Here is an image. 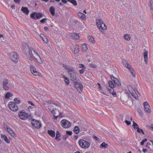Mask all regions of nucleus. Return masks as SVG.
Returning a JSON list of instances; mask_svg holds the SVG:
<instances>
[{"label":"nucleus","mask_w":153,"mask_h":153,"mask_svg":"<svg viewBox=\"0 0 153 153\" xmlns=\"http://www.w3.org/2000/svg\"><path fill=\"white\" fill-rule=\"evenodd\" d=\"M23 48L25 51L26 50L29 51V55L30 57H34L36 60L40 64H42V61L38 53L33 48L31 47H29L27 44L25 43L23 44Z\"/></svg>","instance_id":"f257e3e1"},{"label":"nucleus","mask_w":153,"mask_h":153,"mask_svg":"<svg viewBox=\"0 0 153 153\" xmlns=\"http://www.w3.org/2000/svg\"><path fill=\"white\" fill-rule=\"evenodd\" d=\"M96 23L100 30L102 33L103 35L105 36L106 34L104 31L106 30L107 27L102 20L101 19H97L96 20Z\"/></svg>","instance_id":"f03ea898"},{"label":"nucleus","mask_w":153,"mask_h":153,"mask_svg":"<svg viewBox=\"0 0 153 153\" xmlns=\"http://www.w3.org/2000/svg\"><path fill=\"white\" fill-rule=\"evenodd\" d=\"M68 73L70 75L71 79L72 81H74L76 79V74L74 71V68L72 67H70L68 69Z\"/></svg>","instance_id":"7ed1b4c3"},{"label":"nucleus","mask_w":153,"mask_h":153,"mask_svg":"<svg viewBox=\"0 0 153 153\" xmlns=\"http://www.w3.org/2000/svg\"><path fill=\"white\" fill-rule=\"evenodd\" d=\"M128 91L132 96L135 99H137L138 98V94L139 93L137 91L134 90L130 85L128 86Z\"/></svg>","instance_id":"20e7f679"},{"label":"nucleus","mask_w":153,"mask_h":153,"mask_svg":"<svg viewBox=\"0 0 153 153\" xmlns=\"http://www.w3.org/2000/svg\"><path fill=\"white\" fill-rule=\"evenodd\" d=\"M79 143L81 148L85 149L88 148L90 146L89 142L83 140H79Z\"/></svg>","instance_id":"39448f33"},{"label":"nucleus","mask_w":153,"mask_h":153,"mask_svg":"<svg viewBox=\"0 0 153 153\" xmlns=\"http://www.w3.org/2000/svg\"><path fill=\"white\" fill-rule=\"evenodd\" d=\"M10 59L13 62L16 63L18 62V56L17 53L14 52H12L9 54Z\"/></svg>","instance_id":"423d86ee"},{"label":"nucleus","mask_w":153,"mask_h":153,"mask_svg":"<svg viewBox=\"0 0 153 153\" xmlns=\"http://www.w3.org/2000/svg\"><path fill=\"white\" fill-rule=\"evenodd\" d=\"M60 124L63 128H69L71 125V123L66 119L62 120L61 121Z\"/></svg>","instance_id":"0eeeda50"},{"label":"nucleus","mask_w":153,"mask_h":153,"mask_svg":"<svg viewBox=\"0 0 153 153\" xmlns=\"http://www.w3.org/2000/svg\"><path fill=\"white\" fill-rule=\"evenodd\" d=\"M8 106L10 110L13 111H16L18 109V106L13 102H9Z\"/></svg>","instance_id":"6e6552de"},{"label":"nucleus","mask_w":153,"mask_h":153,"mask_svg":"<svg viewBox=\"0 0 153 153\" xmlns=\"http://www.w3.org/2000/svg\"><path fill=\"white\" fill-rule=\"evenodd\" d=\"M18 115L20 119L25 120L27 119L28 117V114L24 111H21L18 114Z\"/></svg>","instance_id":"1a4fd4ad"},{"label":"nucleus","mask_w":153,"mask_h":153,"mask_svg":"<svg viewBox=\"0 0 153 153\" xmlns=\"http://www.w3.org/2000/svg\"><path fill=\"white\" fill-rule=\"evenodd\" d=\"M32 125L37 128L41 127L42 124L40 121L35 119H33L31 121Z\"/></svg>","instance_id":"9d476101"},{"label":"nucleus","mask_w":153,"mask_h":153,"mask_svg":"<svg viewBox=\"0 0 153 153\" xmlns=\"http://www.w3.org/2000/svg\"><path fill=\"white\" fill-rule=\"evenodd\" d=\"M143 105L144 108V110L146 113L150 114L151 113V111L150 107L148 102H145L143 103Z\"/></svg>","instance_id":"9b49d317"},{"label":"nucleus","mask_w":153,"mask_h":153,"mask_svg":"<svg viewBox=\"0 0 153 153\" xmlns=\"http://www.w3.org/2000/svg\"><path fill=\"white\" fill-rule=\"evenodd\" d=\"M43 15V14L40 13H34L30 15V16L31 18L36 19V18L37 19H40L42 16Z\"/></svg>","instance_id":"f8f14e48"},{"label":"nucleus","mask_w":153,"mask_h":153,"mask_svg":"<svg viewBox=\"0 0 153 153\" xmlns=\"http://www.w3.org/2000/svg\"><path fill=\"white\" fill-rule=\"evenodd\" d=\"M8 82L7 79H4L2 82V88L5 90L7 91L9 89L8 87Z\"/></svg>","instance_id":"ddd939ff"},{"label":"nucleus","mask_w":153,"mask_h":153,"mask_svg":"<svg viewBox=\"0 0 153 153\" xmlns=\"http://www.w3.org/2000/svg\"><path fill=\"white\" fill-rule=\"evenodd\" d=\"M74 86L77 90L80 93V91H82L83 89V86L82 84L80 83L76 82L74 83Z\"/></svg>","instance_id":"4468645a"},{"label":"nucleus","mask_w":153,"mask_h":153,"mask_svg":"<svg viewBox=\"0 0 153 153\" xmlns=\"http://www.w3.org/2000/svg\"><path fill=\"white\" fill-rule=\"evenodd\" d=\"M110 77L111 80L116 85H117L118 86H120L121 85V83L118 79L116 77H114L113 75H111Z\"/></svg>","instance_id":"2eb2a0df"},{"label":"nucleus","mask_w":153,"mask_h":153,"mask_svg":"<svg viewBox=\"0 0 153 153\" xmlns=\"http://www.w3.org/2000/svg\"><path fill=\"white\" fill-rule=\"evenodd\" d=\"M30 70L31 73L34 75H39V73L36 71V68L33 66L30 67Z\"/></svg>","instance_id":"dca6fc26"},{"label":"nucleus","mask_w":153,"mask_h":153,"mask_svg":"<svg viewBox=\"0 0 153 153\" xmlns=\"http://www.w3.org/2000/svg\"><path fill=\"white\" fill-rule=\"evenodd\" d=\"M148 51H145L143 53L144 61L146 64H147L148 63Z\"/></svg>","instance_id":"f3484780"},{"label":"nucleus","mask_w":153,"mask_h":153,"mask_svg":"<svg viewBox=\"0 0 153 153\" xmlns=\"http://www.w3.org/2000/svg\"><path fill=\"white\" fill-rule=\"evenodd\" d=\"M21 10L26 15H28L29 13V10L27 7H22Z\"/></svg>","instance_id":"a211bd4d"},{"label":"nucleus","mask_w":153,"mask_h":153,"mask_svg":"<svg viewBox=\"0 0 153 153\" xmlns=\"http://www.w3.org/2000/svg\"><path fill=\"white\" fill-rule=\"evenodd\" d=\"M7 131L12 137H16V134L10 128L8 129V130H7Z\"/></svg>","instance_id":"6ab92c4d"},{"label":"nucleus","mask_w":153,"mask_h":153,"mask_svg":"<svg viewBox=\"0 0 153 153\" xmlns=\"http://www.w3.org/2000/svg\"><path fill=\"white\" fill-rule=\"evenodd\" d=\"M1 137L2 138H3L7 143H10V140L7 138V136L5 135H3L2 134H1Z\"/></svg>","instance_id":"aec40b11"},{"label":"nucleus","mask_w":153,"mask_h":153,"mask_svg":"<svg viewBox=\"0 0 153 153\" xmlns=\"http://www.w3.org/2000/svg\"><path fill=\"white\" fill-rule=\"evenodd\" d=\"M60 136L61 135L60 132L58 131H57L56 133V137H55V139L58 141H60Z\"/></svg>","instance_id":"412c9836"},{"label":"nucleus","mask_w":153,"mask_h":153,"mask_svg":"<svg viewBox=\"0 0 153 153\" xmlns=\"http://www.w3.org/2000/svg\"><path fill=\"white\" fill-rule=\"evenodd\" d=\"M48 133L52 137H54L55 136V132L52 130H48Z\"/></svg>","instance_id":"4be33fe9"},{"label":"nucleus","mask_w":153,"mask_h":153,"mask_svg":"<svg viewBox=\"0 0 153 153\" xmlns=\"http://www.w3.org/2000/svg\"><path fill=\"white\" fill-rule=\"evenodd\" d=\"M71 36L74 39H79L80 38V36L78 34L75 33L72 34Z\"/></svg>","instance_id":"5701e85b"},{"label":"nucleus","mask_w":153,"mask_h":153,"mask_svg":"<svg viewBox=\"0 0 153 153\" xmlns=\"http://www.w3.org/2000/svg\"><path fill=\"white\" fill-rule=\"evenodd\" d=\"M88 39L89 41L91 42L93 44L95 43V41L94 39L93 36H88Z\"/></svg>","instance_id":"b1692460"},{"label":"nucleus","mask_w":153,"mask_h":153,"mask_svg":"<svg viewBox=\"0 0 153 153\" xmlns=\"http://www.w3.org/2000/svg\"><path fill=\"white\" fill-rule=\"evenodd\" d=\"M82 49L83 51H86L88 50L87 45L85 43H83L82 45Z\"/></svg>","instance_id":"393cba45"},{"label":"nucleus","mask_w":153,"mask_h":153,"mask_svg":"<svg viewBox=\"0 0 153 153\" xmlns=\"http://www.w3.org/2000/svg\"><path fill=\"white\" fill-rule=\"evenodd\" d=\"M124 38L126 40L129 41L131 39V37L130 35L126 34L124 35Z\"/></svg>","instance_id":"a878e982"},{"label":"nucleus","mask_w":153,"mask_h":153,"mask_svg":"<svg viewBox=\"0 0 153 153\" xmlns=\"http://www.w3.org/2000/svg\"><path fill=\"white\" fill-rule=\"evenodd\" d=\"M52 113L53 114V116H54V119L55 120H57V118L59 116L61 117H62V116L61 114V113H60L59 115H57L56 116L55 115V114L54 113V110H53L51 111Z\"/></svg>","instance_id":"bb28decb"},{"label":"nucleus","mask_w":153,"mask_h":153,"mask_svg":"<svg viewBox=\"0 0 153 153\" xmlns=\"http://www.w3.org/2000/svg\"><path fill=\"white\" fill-rule=\"evenodd\" d=\"M78 16L83 20L85 18V15L84 13H78Z\"/></svg>","instance_id":"cd10ccee"},{"label":"nucleus","mask_w":153,"mask_h":153,"mask_svg":"<svg viewBox=\"0 0 153 153\" xmlns=\"http://www.w3.org/2000/svg\"><path fill=\"white\" fill-rule=\"evenodd\" d=\"M51 15L53 16L55 15V9L52 6L50 7L49 9Z\"/></svg>","instance_id":"c85d7f7f"},{"label":"nucleus","mask_w":153,"mask_h":153,"mask_svg":"<svg viewBox=\"0 0 153 153\" xmlns=\"http://www.w3.org/2000/svg\"><path fill=\"white\" fill-rule=\"evenodd\" d=\"M122 63L123 65L126 68L130 65L128 61L125 59L123 60Z\"/></svg>","instance_id":"c756f323"},{"label":"nucleus","mask_w":153,"mask_h":153,"mask_svg":"<svg viewBox=\"0 0 153 153\" xmlns=\"http://www.w3.org/2000/svg\"><path fill=\"white\" fill-rule=\"evenodd\" d=\"M74 131L75 133L78 134L79 132V128L77 126H75L74 128Z\"/></svg>","instance_id":"7c9ffc66"},{"label":"nucleus","mask_w":153,"mask_h":153,"mask_svg":"<svg viewBox=\"0 0 153 153\" xmlns=\"http://www.w3.org/2000/svg\"><path fill=\"white\" fill-rule=\"evenodd\" d=\"M13 96V94L10 92H7L5 95V98L6 99H8L10 97H11Z\"/></svg>","instance_id":"2f4dec72"},{"label":"nucleus","mask_w":153,"mask_h":153,"mask_svg":"<svg viewBox=\"0 0 153 153\" xmlns=\"http://www.w3.org/2000/svg\"><path fill=\"white\" fill-rule=\"evenodd\" d=\"M108 84L109 86L111 88H114L115 87L116 85L113 83L112 82L111 80H109L108 81Z\"/></svg>","instance_id":"473e14b6"},{"label":"nucleus","mask_w":153,"mask_h":153,"mask_svg":"<svg viewBox=\"0 0 153 153\" xmlns=\"http://www.w3.org/2000/svg\"><path fill=\"white\" fill-rule=\"evenodd\" d=\"M79 46L76 44L75 45V48L74 50V53L75 54H77L79 51Z\"/></svg>","instance_id":"72a5a7b5"},{"label":"nucleus","mask_w":153,"mask_h":153,"mask_svg":"<svg viewBox=\"0 0 153 153\" xmlns=\"http://www.w3.org/2000/svg\"><path fill=\"white\" fill-rule=\"evenodd\" d=\"M133 125H132L133 126V127L134 128L135 130L136 129L137 130V129H138V128H139L138 126L134 121H133Z\"/></svg>","instance_id":"f704fd0d"},{"label":"nucleus","mask_w":153,"mask_h":153,"mask_svg":"<svg viewBox=\"0 0 153 153\" xmlns=\"http://www.w3.org/2000/svg\"><path fill=\"white\" fill-rule=\"evenodd\" d=\"M108 146L107 144H106L105 142H103L100 145V148H106Z\"/></svg>","instance_id":"c9c22d12"},{"label":"nucleus","mask_w":153,"mask_h":153,"mask_svg":"<svg viewBox=\"0 0 153 153\" xmlns=\"http://www.w3.org/2000/svg\"><path fill=\"white\" fill-rule=\"evenodd\" d=\"M68 1L73 4L74 5L76 6L77 5V3L75 0H67Z\"/></svg>","instance_id":"e433bc0d"},{"label":"nucleus","mask_w":153,"mask_h":153,"mask_svg":"<svg viewBox=\"0 0 153 153\" xmlns=\"http://www.w3.org/2000/svg\"><path fill=\"white\" fill-rule=\"evenodd\" d=\"M14 102L16 103V104H19L21 102V101L19 99L17 98H15L14 99Z\"/></svg>","instance_id":"4c0bfd02"},{"label":"nucleus","mask_w":153,"mask_h":153,"mask_svg":"<svg viewBox=\"0 0 153 153\" xmlns=\"http://www.w3.org/2000/svg\"><path fill=\"white\" fill-rule=\"evenodd\" d=\"M130 118V120H132V117H130L129 115H125V120H129V118Z\"/></svg>","instance_id":"58836bf2"},{"label":"nucleus","mask_w":153,"mask_h":153,"mask_svg":"<svg viewBox=\"0 0 153 153\" xmlns=\"http://www.w3.org/2000/svg\"><path fill=\"white\" fill-rule=\"evenodd\" d=\"M127 68L128 69V70L130 71L131 73L132 72H133V71H134L133 69L131 68V66L130 65H129Z\"/></svg>","instance_id":"ea45409f"},{"label":"nucleus","mask_w":153,"mask_h":153,"mask_svg":"<svg viewBox=\"0 0 153 153\" xmlns=\"http://www.w3.org/2000/svg\"><path fill=\"white\" fill-rule=\"evenodd\" d=\"M64 81L67 84H68L70 82L69 79L67 77L65 78L64 79Z\"/></svg>","instance_id":"a19ab883"},{"label":"nucleus","mask_w":153,"mask_h":153,"mask_svg":"<svg viewBox=\"0 0 153 153\" xmlns=\"http://www.w3.org/2000/svg\"><path fill=\"white\" fill-rule=\"evenodd\" d=\"M150 3L151 5V8L153 10V0H151L150 1Z\"/></svg>","instance_id":"79ce46f5"},{"label":"nucleus","mask_w":153,"mask_h":153,"mask_svg":"<svg viewBox=\"0 0 153 153\" xmlns=\"http://www.w3.org/2000/svg\"><path fill=\"white\" fill-rule=\"evenodd\" d=\"M42 40L43 41L46 43H47L48 42L47 38L45 36L42 39Z\"/></svg>","instance_id":"37998d69"},{"label":"nucleus","mask_w":153,"mask_h":153,"mask_svg":"<svg viewBox=\"0 0 153 153\" xmlns=\"http://www.w3.org/2000/svg\"><path fill=\"white\" fill-rule=\"evenodd\" d=\"M79 67L80 68H81L82 69V68H86L85 67L84 65L82 64H79Z\"/></svg>","instance_id":"c03bdc74"},{"label":"nucleus","mask_w":153,"mask_h":153,"mask_svg":"<svg viewBox=\"0 0 153 153\" xmlns=\"http://www.w3.org/2000/svg\"><path fill=\"white\" fill-rule=\"evenodd\" d=\"M3 124L4 128L6 131L8 130V129H9L10 128L8 127L7 125L6 124L4 123H3Z\"/></svg>","instance_id":"a18cd8bd"},{"label":"nucleus","mask_w":153,"mask_h":153,"mask_svg":"<svg viewBox=\"0 0 153 153\" xmlns=\"http://www.w3.org/2000/svg\"><path fill=\"white\" fill-rule=\"evenodd\" d=\"M63 66L67 70V72H68V69L70 67L68 66L67 65L65 64H63Z\"/></svg>","instance_id":"49530a36"},{"label":"nucleus","mask_w":153,"mask_h":153,"mask_svg":"<svg viewBox=\"0 0 153 153\" xmlns=\"http://www.w3.org/2000/svg\"><path fill=\"white\" fill-rule=\"evenodd\" d=\"M147 139L146 138H145L141 142V145H143L144 142H146L147 140Z\"/></svg>","instance_id":"de8ad7c7"},{"label":"nucleus","mask_w":153,"mask_h":153,"mask_svg":"<svg viewBox=\"0 0 153 153\" xmlns=\"http://www.w3.org/2000/svg\"><path fill=\"white\" fill-rule=\"evenodd\" d=\"M86 68H82L79 71V73L80 74H82L85 71V70Z\"/></svg>","instance_id":"09e8293b"},{"label":"nucleus","mask_w":153,"mask_h":153,"mask_svg":"<svg viewBox=\"0 0 153 153\" xmlns=\"http://www.w3.org/2000/svg\"><path fill=\"white\" fill-rule=\"evenodd\" d=\"M90 67L92 68H96L97 67V66L96 65L91 64H90Z\"/></svg>","instance_id":"8fccbe9b"},{"label":"nucleus","mask_w":153,"mask_h":153,"mask_svg":"<svg viewBox=\"0 0 153 153\" xmlns=\"http://www.w3.org/2000/svg\"><path fill=\"white\" fill-rule=\"evenodd\" d=\"M113 88H108V91H109L111 93L114 91V90Z\"/></svg>","instance_id":"3c124183"},{"label":"nucleus","mask_w":153,"mask_h":153,"mask_svg":"<svg viewBox=\"0 0 153 153\" xmlns=\"http://www.w3.org/2000/svg\"><path fill=\"white\" fill-rule=\"evenodd\" d=\"M72 132L71 131H66V134L70 136L72 134Z\"/></svg>","instance_id":"603ef678"},{"label":"nucleus","mask_w":153,"mask_h":153,"mask_svg":"<svg viewBox=\"0 0 153 153\" xmlns=\"http://www.w3.org/2000/svg\"><path fill=\"white\" fill-rule=\"evenodd\" d=\"M125 122L128 126L129 125L131 124V122L130 121H128V120H126Z\"/></svg>","instance_id":"864d4df0"},{"label":"nucleus","mask_w":153,"mask_h":153,"mask_svg":"<svg viewBox=\"0 0 153 153\" xmlns=\"http://www.w3.org/2000/svg\"><path fill=\"white\" fill-rule=\"evenodd\" d=\"M68 136L67 135L65 134L63 136V139L64 140H66V139L68 138Z\"/></svg>","instance_id":"5fc2aeb1"},{"label":"nucleus","mask_w":153,"mask_h":153,"mask_svg":"<svg viewBox=\"0 0 153 153\" xmlns=\"http://www.w3.org/2000/svg\"><path fill=\"white\" fill-rule=\"evenodd\" d=\"M137 111H138V113L140 114H142V111H141V109H140V108H138V109H137Z\"/></svg>","instance_id":"6e6d98bb"},{"label":"nucleus","mask_w":153,"mask_h":153,"mask_svg":"<svg viewBox=\"0 0 153 153\" xmlns=\"http://www.w3.org/2000/svg\"><path fill=\"white\" fill-rule=\"evenodd\" d=\"M137 131L138 133H141V131H143V130L142 129L139 128L137 129Z\"/></svg>","instance_id":"4d7b16f0"},{"label":"nucleus","mask_w":153,"mask_h":153,"mask_svg":"<svg viewBox=\"0 0 153 153\" xmlns=\"http://www.w3.org/2000/svg\"><path fill=\"white\" fill-rule=\"evenodd\" d=\"M46 20V18H44L42 20H41L40 21V22L41 23H44L45 22V21Z\"/></svg>","instance_id":"13d9d810"},{"label":"nucleus","mask_w":153,"mask_h":153,"mask_svg":"<svg viewBox=\"0 0 153 153\" xmlns=\"http://www.w3.org/2000/svg\"><path fill=\"white\" fill-rule=\"evenodd\" d=\"M151 145V143H150L149 142H148L147 143V145H146V147L148 148H150V147L149 146L150 145Z\"/></svg>","instance_id":"bf43d9fd"},{"label":"nucleus","mask_w":153,"mask_h":153,"mask_svg":"<svg viewBox=\"0 0 153 153\" xmlns=\"http://www.w3.org/2000/svg\"><path fill=\"white\" fill-rule=\"evenodd\" d=\"M132 76L134 77H135L136 76V75H135V73L134 72V71H133V72H132L131 73Z\"/></svg>","instance_id":"052dcab7"},{"label":"nucleus","mask_w":153,"mask_h":153,"mask_svg":"<svg viewBox=\"0 0 153 153\" xmlns=\"http://www.w3.org/2000/svg\"><path fill=\"white\" fill-rule=\"evenodd\" d=\"M111 94L113 95L114 97H115L116 95V92H114V91Z\"/></svg>","instance_id":"680f3d73"},{"label":"nucleus","mask_w":153,"mask_h":153,"mask_svg":"<svg viewBox=\"0 0 153 153\" xmlns=\"http://www.w3.org/2000/svg\"><path fill=\"white\" fill-rule=\"evenodd\" d=\"M11 7L13 9H15V5L14 4H13L11 6Z\"/></svg>","instance_id":"e2e57ef3"},{"label":"nucleus","mask_w":153,"mask_h":153,"mask_svg":"<svg viewBox=\"0 0 153 153\" xmlns=\"http://www.w3.org/2000/svg\"><path fill=\"white\" fill-rule=\"evenodd\" d=\"M40 37L42 38V39L45 37V36L42 34H41L40 35Z\"/></svg>","instance_id":"0e129e2a"},{"label":"nucleus","mask_w":153,"mask_h":153,"mask_svg":"<svg viewBox=\"0 0 153 153\" xmlns=\"http://www.w3.org/2000/svg\"><path fill=\"white\" fill-rule=\"evenodd\" d=\"M97 84L99 86V88L100 89H102V87L101 86L100 84L98 83H97Z\"/></svg>","instance_id":"69168bd1"},{"label":"nucleus","mask_w":153,"mask_h":153,"mask_svg":"<svg viewBox=\"0 0 153 153\" xmlns=\"http://www.w3.org/2000/svg\"><path fill=\"white\" fill-rule=\"evenodd\" d=\"M44 29L45 30L47 31L48 30V28L47 27H44Z\"/></svg>","instance_id":"338daca9"},{"label":"nucleus","mask_w":153,"mask_h":153,"mask_svg":"<svg viewBox=\"0 0 153 153\" xmlns=\"http://www.w3.org/2000/svg\"><path fill=\"white\" fill-rule=\"evenodd\" d=\"M62 2L66 4L67 3V1L66 0H61Z\"/></svg>","instance_id":"774afa93"}]
</instances>
